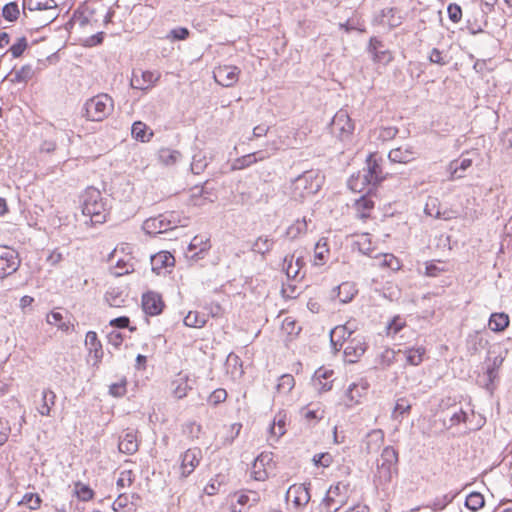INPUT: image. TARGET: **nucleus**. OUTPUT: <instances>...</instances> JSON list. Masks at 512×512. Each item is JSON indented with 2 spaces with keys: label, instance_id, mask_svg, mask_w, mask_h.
Segmentation results:
<instances>
[{
  "label": "nucleus",
  "instance_id": "e433bc0d",
  "mask_svg": "<svg viewBox=\"0 0 512 512\" xmlns=\"http://www.w3.org/2000/svg\"><path fill=\"white\" fill-rule=\"evenodd\" d=\"M509 325V316L506 313H493L490 316L488 326L494 332H502Z\"/></svg>",
  "mask_w": 512,
  "mask_h": 512
},
{
  "label": "nucleus",
  "instance_id": "0eeeda50",
  "mask_svg": "<svg viewBox=\"0 0 512 512\" xmlns=\"http://www.w3.org/2000/svg\"><path fill=\"white\" fill-rule=\"evenodd\" d=\"M240 72L237 66L219 65L213 70V78L223 87H232L238 82Z\"/></svg>",
  "mask_w": 512,
  "mask_h": 512
},
{
  "label": "nucleus",
  "instance_id": "9d476101",
  "mask_svg": "<svg viewBox=\"0 0 512 512\" xmlns=\"http://www.w3.org/2000/svg\"><path fill=\"white\" fill-rule=\"evenodd\" d=\"M274 468L271 453H261L254 461L251 468V475L257 481H264Z\"/></svg>",
  "mask_w": 512,
  "mask_h": 512
},
{
  "label": "nucleus",
  "instance_id": "603ef678",
  "mask_svg": "<svg viewBox=\"0 0 512 512\" xmlns=\"http://www.w3.org/2000/svg\"><path fill=\"white\" fill-rule=\"evenodd\" d=\"M294 281L288 279V282L282 285L281 293L284 298L295 299L301 294V288Z\"/></svg>",
  "mask_w": 512,
  "mask_h": 512
},
{
  "label": "nucleus",
  "instance_id": "b1692460",
  "mask_svg": "<svg viewBox=\"0 0 512 512\" xmlns=\"http://www.w3.org/2000/svg\"><path fill=\"white\" fill-rule=\"evenodd\" d=\"M158 162L166 167L174 166L182 159V153L176 149L162 147L157 152Z\"/></svg>",
  "mask_w": 512,
  "mask_h": 512
},
{
  "label": "nucleus",
  "instance_id": "2f4dec72",
  "mask_svg": "<svg viewBox=\"0 0 512 512\" xmlns=\"http://www.w3.org/2000/svg\"><path fill=\"white\" fill-rule=\"evenodd\" d=\"M472 165V159L463 158L462 160H454L450 162L448 171L450 173V179H459L463 177V173L470 168Z\"/></svg>",
  "mask_w": 512,
  "mask_h": 512
},
{
  "label": "nucleus",
  "instance_id": "338daca9",
  "mask_svg": "<svg viewBox=\"0 0 512 512\" xmlns=\"http://www.w3.org/2000/svg\"><path fill=\"white\" fill-rule=\"evenodd\" d=\"M22 503L27 504L30 509H38L41 504V499L38 495L28 493L24 495Z\"/></svg>",
  "mask_w": 512,
  "mask_h": 512
},
{
  "label": "nucleus",
  "instance_id": "49530a36",
  "mask_svg": "<svg viewBox=\"0 0 512 512\" xmlns=\"http://www.w3.org/2000/svg\"><path fill=\"white\" fill-rule=\"evenodd\" d=\"M424 212L426 215L434 217L436 219L443 218L445 220L451 219L450 215H446V213H441L438 209V199L437 198H429L426 202Z\"/></svg>",
  "mask_w": 512,
  "mask_h": 512
},
{
  "label": "nucleus",
  "instance_id": "f3484780",
  "mask_svg": "<svg viewBox=\"0 0 512 512\" xmlns=\"http://www.w3.org/2000/svg\"><path fill=\"white\" fill-rule=\"evenodd\" d=\"M417 153L413 146L404 144L402 146L391 149L388 158L391 162L407 164L416 159Z\"/></svg>",
  "mask_w": 512,
  "mask_h": 512
},
{
  "label": "nucleus",
  "instance_id": "4d7b16f0",
  "mask_svg": "<svg viewBox=\"0 0 512 512\" xmlns=\"http://www.w3.org/2000/svg\"><path fill=\"white\" fill-rule=\"evenodd\" d=\"M2 15L7 21L13 22L17 20L19 16V8L17 3L10 2L6 4L2 9Z\"/></svg>",
  "mask_w": 512,
  "mask_h": 512
},
{
  "label": "nucleus",
  "instance_id": "a18cd8bd",
  "mask_svg": "<svg viewBox=\"0 0 512 512\" xmlns=\"http://www.w3.org/2000/svg\"><path fill=\"white\" fill-rule=\"evenodd\" d=\"M375 260H376L375 265H378L380 267H388L392 270L400 269V262L393 254H389V253L381 254V255L375 257Z\"/></svg>",
  "mask_w": 512,
  "mask_h": 512
},
{
  "label": "nucleus",
  "instance_id": "ddd939ff",
  "mask_svg": "<svg viewBox=\"0 0 512 512\" xmlns=\"http://www.w3.org/2000/svg\"><path fill=\"white\" fill-rule=\"evenodd\" d=\"M19 267L17 253L13 249H0V279L14 273Z\"/></svg>",
  "mask_w": 512,
  "mask_h": 512
},
{
  "label": "nucleus",
  "instance_id": "09e8293b",
  "mask_svg": "<svg viewBox=\"0 0 512 512\" xmlns=\"http://www.w3.org/2000/svg\"><path fill=\"white\" fill-rule=\"evenodd\" d=\"M73 493L81 501H89L94 496V491L82 482H76L74 484Z\"/></svg>",
  "mask_w": 512,
  "mask_h": 512
},
{
  "label": "nucleus",
  "instance_id": "4468645a",
  "mask_svg": "<svg viewBox=\"0 0 512 512\" xmlns=\"http://www.w3.org/2000/svg\"><path fill=\"white\" fill-rule=\"evenodd\" d=\"M368 52L375 63L387 65L393 60L392 52L376 37L370 39Z\"/></svg>",
  "mask_w": 512,
  "mask_h": 512
},
{
  "label": "nucleus",
  "instance_id": "393cba45",
  "mask_svg": "<svg viewBox=\"0 0 512 512\" xmlns=\"http://www.w3.org/2000/svg\"><path fill=\"white\" fill-rule=\"evenodd\" d=\"M138 440L134 430H127V432L120 438L118 448L119 451L128 455H132L138 451Z\"/></svg>",
  "mask_w": 512,
  "mask_h": 512
},
{
  "label": "nucleus",
  "instance_id": "de8ad7c7",
  "mask_svg": "<svg viewBox=\"0 0 512 512\" xmlns=\"http://www.w3.org/2000/svg\"><path fill=\"white\" fill-rule=\"evenodd\" d=\"M105 300L111 307H121L125 301L123 292L117 288H112L106 292Z\"/></svg>",
  "mask_w": 512,
  "mask_h": 512
},
{
  "label": "nucleus",
  "instance_id": "6ab92c4d",
  "mask_svg": "<svg viewBox=\"0 0 512 512\" xmlns=\"http://www.w3.org/2000/svg\"><path fill=\"white\" fill-rule=\"evenodd\" d=\"M305 262L302 255H288L283 261V270L285 271L288 279L296 280L300 276V272L304 267Z\"/></svg>",
  "mask_w": 512,
  "mask_h": 512
},
{
  "label": "nucleus",
  "instance_id": "a878e982",
  "mask_svg": "<svg viewBox=\"0 0 512 512\" xmlns=\"http://www.w3.org/2000/svg\"><path fill=\"white\" fill-rule=\"evenodd\" d=\"M174 262L173 255L167 251H161L151 257L152 270L157 274H160L165 268L172 267Z\"/></svg>",
  "mask_w": 512,
  "mask_h": 512
},
{
  "label": "nucleus",
  "instance_id": "473e14b6",
  "mask_svg": "<svg viewBox=\"0 0 512 512\" xmlns=\"http://www.w3.org/2000/svg\"><path fill=\"white\" fill-rule=\"evenodd\" d=\"M334 292L337 293V298L340 303L346 304L357 294V289L353 283L343 282L334 290Z\"/></svg>",
  "mask_w": 512,
  "mask_h": 512
},
{
  "label": "nucleus",
  "instance_id": "4c0bfd02",
  "mask_svg": "<svg viewBox=\"0 0 512 512\" xmlns=\"http://www.w3.org/2000/svg\"><path fill=\"white\" fill-rule=\"evenodd\" d=\"M56 395L51 390L42 392V404L38 407V412L42 416H49L52 406L55 404Z\"/></svg>",
  "mask_w": 512,
  "mask_h": 512
},
{
  "label": "nucleus",
  "instance_id": "f704fd0d",
  "mask_svg": "<svg viewBox=\"0 0 512 512\" xmlns=\"http://www.w3.org/2000/svg\"><path fill=\"white\" fill-rule=\"evenodd\" d=\"M132 137L141 142H149L153 136V131L148 126L141 122L136 121L133 123L131 128Z\"/></svg>",
  "mask_w": 512,
  "mask_h": 512
},
{
  "label": "nucleus",
  "instance_id": "c03bdc74",
  "mask_svg": "<svg viewBox=\"0 0 512 512\" xmlns=\"http://www.w3.org/2000/svg\"><path fill=\"white\" fill-rule=\"evenodd\" d=\"M207 322L206 315L197 311H190L184 318V324L187 327L202 328Z\"/></svg>",
  "mask_w": 512,
  "mask_h": 512
},
{
  "label": "nucleus",
  "instance_id": "774afa93",
  "mask_svg": "<svg viewBox=\"0 0 512 512\" xmlns=\"http://www.w3.org/2000/svg\"><path fill=\"white\" fill-rule=\"evenodd\" d=\"M227 398V392L224 389H216L214 390L211 395L209 396V402L217 405L219 403H222Z\"/></svg>",
  "mask_w": 512,
  "mask_h": 512
},
{
  "label": "nucleus",
  "instance_id": "0e129e2a",
  "mask_svg": "<svg viewBox=\"0 0 512 512\" xmlns=\"http://www.w3.org/2000/svg\"><path fill=\"white\" fill-rule=\"evenodd\" d=\"M447 13L449 19L454 23H458L462 18L461 7L455 3H451L448 5Z\"/></svg>",
  "mask_w": 512,
  "mask_h": 512
},
{
  "label": "nucleus",
  "instance_id": "f8f14e48",
  "mask_svg": "<svg viewBox=\"0 0 512 512\" xmlns=\"http://www.w3.org/2000/svg\"><path fill=\"white\" fill-rule=\"evenodd\" d=\"M286 501L297 510L304 508L310 501V493L304 484H294L286 492Z\"/></svg>",
  "mask_w": 512,
  "mask_h": 512
},
{
  "label": "nucleus",
  "instance_id": "2eb2a0df",
  "mask_svg": "<svg viewBox=\"0 0 512 512\" xmlns=\"http://www.w3.org/2000/svg\"><path fill=\"white\" fill-rule=\"evenodd\" d=\"M375 186L371 181V174L369 172L358 171L356 174L351 175L348 180V187L353 192L368 194L372 187Z\"/></svg>",
  "mask_w": 512,
  "mask_h": 512
},
{
  "label": "nucleus",
  "instance_id": "bb28decb",
  "mask_svg": "<svg viewBox=\"0 0 512 512\" xmlns=\"http://www.w3.org/2000/svg\"><path fill=\"white\" fill-rule=\"evenodd\" d=\"M330 250L326 238H321L314 247L312 263L314 266H323L329 259Z\"/></svg>",
  "mask_w": 512,
  "mask_h": 512
},
{
  "label": "nucleus",
  "instance_id": "79ce46f5",
  "mask_svg": "<svg viewBox=\"0 0 512 512\" xmlns=\"http://www.w3.org/2000/svg\"><path fill=\"white\" fill-rule=\"evenodd\" d=\"M208 165V157L205 152L199 151L193 155L191 171L194 174H201Z\"/></svg>",
  "mask_w": 512,
  "mask_h": 512
},
{
  "label": "nucleus",
  "instance_id": "052dcab7",
  "mask_svg": "<svg viewBox=\"0 0 512 512\" xmlns=\"http://www.w3.org/2000/svg\"><path fill=\"white\" fill-rule=\"evenodd\" d=\"M134 481V474L131 470H124L117 479V487L122 489L129 487Z\"/></svg>",
  "mask_w": 512,
  "mask_h": 512
},
{
  "label": "nucleus",
  "instance_id": "7ed1b4c3",
  "mask_svg": "<svg viewBox=\"0 0 512 512\" xmlns=\"http://www.w3.org/2000/svg\"><path fill=\"white\" fill-rule=\"evenodd\" d=\"M397 462V451L391 446L385 447L380 458L377 460L374 482L377 485L389 483L392 480L393 474L396 473Z\"/></svg>",
  "mask_w": 512,
  "mask_h": 512
},
{
  "label": "nucleus",
  "instance_id": "cd10ccee",
  "mask_svg": "<svg viewBox=\"0 0 512 512\" xmlns=\"http://www.w3.org/2000/svg\"><path fill=\"white\" fill-rule=\"evenodd\" d=\"M398 353H402L405 356L407 364L418 366L423 362L426 349L423 346L410 347L404 350L399 349Z\"/></svg>",
  "mask_w": 512,
  "mask_h": 512
},
{
  "label": "nucleus",
  "instance_id": "4be33fe9",
  "mask_svg": "<svg viewBox=\"0 0 512 512\" xmlns=\"http://www.w3.org/2000/svg\"><path fill=\"white\" fill-rule=\"evenodd\" d=\"M195 385V379H191L187 374H178L177 378L172 382L173 394L176 398H184L188 391Z\"/></svg>",
  "mask_w": 512,
  "mask_h": 512
},
{
  "label": "nucleus",
  "instance_id": "c9c22d12",
  "mask_svg": "<svg viewBox=\"0 0 512 512\" xmlns=\"http://www.w3.org/2000/svg\"><path fill=\"white\" fill-rule=\"evenodd\" d=\"M265 158L266 155H264L262 152H254L244 155L234 161L233 169H244L258 161L264 160Z\"/></svg>",
  "mask_w": 512,
  "mask_h": 512
},
{
  "label": "nucleus",
  "instance_id": "8fccbe9b",
  "mask_svg": "<svg viewBox=\"0 0 512 512\" xmlns=\"http://www.w3.org/2000/svg\"><path fill=\"white\" fill-rule=\"evenodd\" d=\"M484 497L479 492L470 493L465 501V506L471 511H478L484 506Z\"/></svg>",
  "mask_w": 512,
  "mask_h": 512
},
{
  "label": "nucleus",
  "instance_id": "7c9ffc66",
  "mask_svg": "<svg viewBox=\"0 0 512 512\" xmlns=\"http://www.w3.org/2000/svg\"><path fill=\"white\" fill-rule=\"evenodd\" d=\"M295 386V379L291 374H283L278 378L275 386V396H287Z\"/></svg>",
  "mask_w": 512,
  "mask_h": 512
},
{
  "label": "nucleus",
  "instance_id": "dca6fc26",
  "mask_svg": "<svg viewBox=\"0 0 512 512\" xmlns=\"http://www.w3.org/2000/svg\"><path fill=\"white\" fill-rule=\"evenodd\" d=\"M85 345L89 351V360L92 361L93 366H97L102 360L103 349L101 342L98 340L96 332H87L85 337Z\"/></svg>",
  "mask_w": 512,
  "mask_h": 512
},
{
  "label": "nucleus",
  "instance_id": "1a4fd4ad",
  "mask_svg": "<svg viewBox=\"0 0 512 512\" xmlns=\"http://www.w3.org/2000/svg\"><path fill=\"white\" fill-rule=\"evenodd\" d=\"M202 450L198 447L187 449L180 455V474L182 477H188L199 465L202 459Z\"/></svg>",
  "mask_w": 512,
  "mask_h": 512
},
{
  "label": "nucleus",
  "instance_id": "412c9836",
  "mask_svg": "<svg viewBox=\"0 0 512 512\" xmlns=\"http://www.w3.org/2000/svg\"><path fill=\"white\" fill-rule=\"evenodd\" d=\"M287 420L288 418L285 411H279L274 416L273 422L269 428V439L271 441H278L279 438L286 433Z\"/></svg>",
  "mask_w": 512,
  "mask_h": 512
},
{
  "label": "nucleus",
  "instance_id": "20e7f679",
  "mask_svg": "<svg viewBox=\"0 0 512 512\" xmlns=\"http://www.w3.org/2000/svg\"><path fill=\"white\" fill-rule=\"evenodd\" d=\"M85 116L90 121H103L114 110L113 99L105 93L88 99L84 105Z\"/></svg>",
  "mask_w": 512,
  "mask_h": 512
},
{
  "label": "nucleus",
  "instance_id": "ea45409f",
  "mask_svg": "<svg viewBox=\"0 0 512 512\" xmlns=\"http://www.w3.org/2000/svg\"><path fill=\"white\" fill-rule=\"evenodd\" d=\"M373 206V201L366 195H362L360 199L355 201L357 215L362 219L367 218L369 216V213L372 210Z\"/></svg>",
  "mask_w": 512,
  "mask_h": 512
},
{
  "label": "nucleus",
  "instance_id": "aec40b11",
  "mask_svg": "<svg viewBox=\"0 0 512 512\" xmlns=\"http://www.w3.org/2000/svg\"><path fill=\"white\" fill-rule=\"evenodd\" d=\"M164 303L159 294L147 292L142 297V308L148 315L155 316L162 312Z\"/></svg>",
  "mask_w": 512,
  "mask_h": 512
},
{
  "label": "nucleus",
  "instance_id": "a211bd4d",
  "mask_svg": "<svg viewBox=\"0 0 512 512\" xmlns=\"http://www.w3.org/2000/svg\"><path fill=\"white\" fill-rule=\"evenodd\" d=\"M366 343L363 338L355 337L351 339L344 348L345 360L349 363H355L364 354Z\"/></svg>",
  "mask_w": 512,
  "mask_h": 512
},
{
  "label": "nucleus",
  "instance_id": "f257e3e1",
  "mask_svg": "<svg viewBox=\"0 0 512 512\" xmlns=\"http://www.w3.org/2000/svg\"><path fill=\"white\" fill-rule=\"evenodd\" d=\"M324 177L316 170L305 171L296 177L290 187L291 197L296 201L304 200L317 193L321 188Z\"/></svg>",
  "mask_w": 512,
  "mask_h": 512
},
{
  "label": "nucleus",
  "instance_id": "423d86ee",
  "mask_svg": "<svg viewBox=\"0 0 512 512\" xmlns=\"http://www.w3.org/2000/svg\"><path fill=\"white\" fill-rule=\"evenodd\" d=\"M331 127L333 133L342 141L350 139L354 131V124L345 110H339L334 115Z\"/></svg>",
  "mask_w": 512,
  "mask_h": 512
},
{
  "label": "nucleus",
  "instance_id": "37998d69",
  "mask_svg": "<svg viewBox=\"0 0 512 512\" xmlns=\"http://www.w3.org/2000/svg\"><path fill=\"white\" fill-rule=\"evenodd\" d=\"M382 21L388 26L394 28L402 23V17L395 8H385L382 11Z\"/></svg>",
  "mask_w": 512,
  "mask_h": 512
},
{
  "label": "nucleus",
  "instance_id": "6e6552de",
  "mask_svg": "<svg viewBox=\"0 0 512 512\" xmlns=\"http://www.w3.org/2000/svg\"><path fill=\"white\" fill-rule=\"evenodd\" d=\"M368 388L369 383L365 379H359L357 382L350 384L345 391L343 404L346 407H353L361 403L362 399L367 394Z\"/></svg>",
  "mask_w": 512,
  "mask_h": 512
},
{
  "label": "nucleus",
  "instance_id": "bf43d9fd",
  "mask_svg": "<svg viewBox=\"0 0 512 512\" xmlns=\"http://www.w3.org/2000/svg\"><path fill=\"white\" fill-rule=\"evenodd\" d=\"M27 46H28L27 39L25 37H21L17 40L16 43H14L10 47L9 51L11 52V54L14 58H18L24 53Z\"/></svg>",
  "mask_w": 512,
  "mask_h": 512
},
{
  "label": "nucleus",
  "instance_id": "9b49d317",
  "mask_svg": "<svg viewBox=\"0 0 512 512\" xmlns=\"http://www.w3.org/2000/svg\"><path fill=\"white\" fill-rule=\"evenodd\" d=\"M160 79V73L157 71L134 70L131 78V87L139 90H148L152 88Z\"/></svg>",
  "mask_w": 512,
  "mask_h": 512
},
{
  "label": "nucleus",
  "instance_id": "864d4df0",
  "mask_svg": "<svg viewBox=\"0 0 512 512\" xmlns=\"http://www.w3.org/2000/svg\"><path fill=\"white\" fill-rule=\"evenodd\" d=\"M447 267L445 264L440 261H431L426 263L425 267V275L429 277H436L440 273L447 271Z\"/></svg>",
  "mask_w": 512,
  "mask_h": 512
},
{
  "label": "nucleus",
  "instance_id": "72a5a7b5",
  "mask_svg": "<svg viewBox=\"0 0 512 512\" xmlns=\"http://www.w3.org/2000/svg\"><path fill=\"white\" fill-rule=\"evenodd\" d=\"M46 322L51 325L57 327L62 332L68 333L73 329V324L69 321H65L63 315L60 312L52 311L47 314Z\"/></svg>",
  "mask_w": 512,
  "mask_h": 512
},
{
  "label": "nucleus",
  "instance_id": "13d9d810",
  "mask_svg": "<svg viewBox=\"0 0 512 512\" xmlns=\"http://www.w3.org/2000/svg\"><path fill=\"white\" fill-rule=\"evenodd\" d=\"M356 244L359 248V251L363 254L370 255L372 252L371 248V239L368 234H362L358 237Z\"/></svg>",
  "mask_w": 512,
  "mask_h": 512
},
{
  "label": "nucleus",
  "instance_id": "f03ea898",
  "mask_svg": "<svg viewBox=\"0 0 512 512\" xmlns=\"http://www.w3.org/2000/svg\"><path fill=\"white\" fill-rule=\"evenodd\" d=\"M82 213L90 218L93 224H102L106 221L108 210L102 195L95 188H88L83 195Z\"/></svg>",
  "mask_w": 512,
  "mask_h": 512
},
{
  "label": "nucleus",
  "instance_id": "5701e85b",
  "mask_svg": "<svg viewBox=\"0 0 512 512\" xmlns=\"http://www.w3.org/2000/svg\"><path fill=\"white\" fill-rule=\"evenodd\" d=\"M210 247L209 237L205 235H197L191 240L188 246V251L194 252L191 255V258L200 259L210 249Z\"/></svg>",
  "mask_w": 512,
  "mask_h": 512
},
{
  "label": "nucleus",
  "instance_id": "a19ab883",
  "mask_svg": "<svg viewBox=\"0 0 512 512\" xmlns=\"http://www.w3.org/2000/svg\"><path fill=\"white\" fill-rule=\"evenodd\" d=\"M308 230L307 221L305 218L296 220L291 224L286 231L287 236L290 239H296L299 236L305 234Z\"/></svg>",
  "mask_w": 512,
  "mask_h": 512
},
{
  "label": "nucleus",
  "instance_id": "c85d7f7f",
  "mask_svg": "<svg viewBox=\"0 0 512 512\" xmlns=\"http://www.w3.org/2000/svg\"><path fill=\"white\" fill-rule=\"evenodd\" d=\"M353 328L349 326V323L335 327L330 333L331 343L335 349L337 346L343 345L344 341L351 336Z\"/></svg>",
  "mask_w": 512,
  "mask_h": 512
},
{
  "label": "nucleus",
  "instance_id": "58836bf2",
  "mask_svg": "<svg viewBox=\"0 0 512 512\" xmlns=\"http://www.w3.org/2000/svg\"><path fill=\"white\" fill-rule=\"evenodd\" d=\"M361 171L369 172V174H371V181L374 185L382 180L381 168L372 154L367 158V168H364Z\"/></svg>",
  "mask_w": 512,
  "mask_h": 512
},
{
  "label": "nucleus",
  "instance_id": "3c124183",
  "mask_svg": "<svg viewBox=\"0 0 512 512\" xmlns=\"http://www.w3.org/2000/svg\"><path fill=\"white\" fill-rule=\"evenodd\" d=\"M410 409H411L410 401L404 397L399 398L396 400V403H395V406H394V409L392 412V417L394 419L403 417L404 415L409 414Z\"/></svg>",
  "mask_w": 512,
  "mask_h": 512
},
{
  "label": "nucleus",
  "instance_id": "6e6d98bb",
  "mask_svg": "<svg viewBox=\"0 0 512 512\" xmlns=\"http://www.w3.org/2000/svg\"><path fill=\"white\" fill-rule=\"evenodd\" d=\"M405 320L400 316H395L387 325L386 333L390 337H394L404 326Z\"/></svg>",
  "mask_w": 512,
  "mask_h": 512
},
{
  "label": "nucleus",
  "instance_id": "69168bd1",
  "mask_svg": "<svg viewBox=\"0 0 512 512\" xmlns=\"http://www.w3.org/2000/svg\"><path fill=\"white\" fill-rule=\"evenodd\" d=\"M302 413H303L304 418L307 419L308 421L320 420L324 417V411L321 408H316V409L305 408V409H303Z\"/></svg>",
  "mask_w": 512,
  "mask_h": 512
},
{
  "label": "nucleus",
  "instance_id": "e2e57ef3",
  "mask_svg": "<svg viewBox=\"0 0 512 512\" xmlns=\"http://www.w3.org/2000/svg\"><path fill=\"white\" fill-rule=\"evenodd\" d=\"M260 500L259 495L256 492L249 491L247 493H241L237 497V503L239 505L255 504Z\"/></svg>",
  "mask_w": 512,
  "mask_h": 512
},
{
  "label": "nucleus",
  "instance_id": "5fc2aeb1",
  "mask_svg": "<svg viewBox=\"0 0 512 512\" xmlns=\"http://www.w3.org/2000/svg\"><path fill=\"white\" fill-rule=\"evenodd\" d=\"M34 76L33 67L29 64L22 66L19 70L15 71V82H27Z\"/></svg>",
  "mask_w": 512,
  "mask_h": 512
},
{
  "label": "nucleus",
  "instance_id": "39448f33",
  "mask_svg": "<svg viewBox=\"0 0 512 512\" xmlns=\"http://www.w3.org/2000/svg\"><path fill=\"white\" fill-rule=\"evenodd\" d=\"M185 226L186 223H182L181 220H176L173 213L169 215H160L158 217L149 218L143 222L142 228L145 233L150 235H156L164 233L168 230H172L177 225Z\"/></svg>",
  "mask_w": 512,
  "mask_h": 512
},
{
  "label": "nucleus",
  "instance_id": "c756f323",
  "mask_svg": "<svg viewBox=\"0 0 512 512\" xmlns=\"http://www.w3.org/2000/svg\"><path fill=\"white\" fill-rule=\"evenodd\" d=\"M384 442V432L381 429L370 431L365 439V450L367 453L377 451Z\"/></svg>",
  "mask_w": 512,
  "mask_h": 512
},
{
  "label": "nucleus",
  "instance_id": "680f3d73",
  "mask_svg": "<svg viewBox=\"0 0 512 512\" xmlns=\"http://www.w3.org/2000/svg\"><path fill=\"white\" fill-rule=\"evenodd\" d=\"M111 271L115 276H122L133 271V265L129 262L118 260L115 267H113Z\"/></svg>",
  "mask_w": 512,
  "mask_h": 512
}]
</instances>
